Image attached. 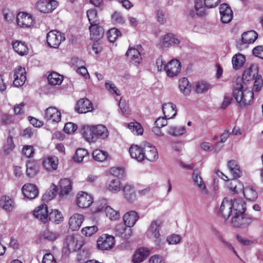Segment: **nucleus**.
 Instances as JSON below:
<instances>
[{"instance_id": "nucleus-1", "label": "nucleus", "mask_w": 263, "mask_h": 263, "mask_svg": "<svg viewBox=\"0 0 263 263\" xmlns=\"http://www.w3.org/2000/svg\"><path fill=\"white\" fill-rule=\"evenodd\" d=\"M233 95L236 101L241 106L249 105L252 102L254 93L249 89L243 90V85L241 82H237L234 86Z\"/></svg>"}, {"instance_id": "nucleus-2", "label": "nucleus", "mask_w": 263, "mask_h": 263, "mask_svg": "<svg viewBox=\"0 0 263 263\" xmlns=\"http://www.w3.org/2000/svg\"><path fill=\"white\" fill-rule=\"evenodd\" d=\"M220 0H195L194 8L190 9L188 13L191 17L202 16L205 14V8H211L216 7Z\"/></svg>"}, {"instance_id": "nucleus-3", "label": "nucleus", "mask_w": 263, "mask_h": 263, "mask_svg": "<svg viewBox=\"0 0 263 263\" xmlns=\"http://www.w3.org/2000/svg\"><path fill=\"white\" fill-rule=\"evenodd\" d=\"M253 221V218L245 213L233 214L231 218L232 225L238 228H246L249 226Z\"/></svg>"}, {"instance_id": "nucleus-4", "label": "nucleus", "mask_w": 263, "mask_h": 263, "mask_svg": "<svg viewBox=\"0 0 263 263\" xmlns=\"http://www.w3.org/2000/svg\"><path fill=\"white\" fill-rule=\"evenodd\" d=\"M65 39L64 34L56 30L49 31L46 36L48 46L52 48H57L62 41Z\"/></svg>"}, {"instance_id": "nucleus-5", "label": "nucleus", "mask_w": 263, "mask_h": 263, "mask_svg": "<svg viewBox=\"0 0 263 263\" xmlns=\"http://www.w3.org/2000/svg\"><path fill=\"white\" fill-rule=\"evenodd\" d=\"M115 243V238L107 234L102 235L97 241V246L101 250H109L113 247Z\"/></svg>"}, {"instance_id": "nucleus-6", "label": "nucleus", "mask_w": 263, "mask_h": 263, "mask_svg": "<svg viewBox=\"0 0 263 263\" xmlns=\"http://www.w3.org/2000/svg\"><path fill=\"white\" fill-rule=\"evenodd\" d=\"M232 199L228 197L224 198L219 209V214L227 220L232 214Z\"/></svg>"}, {"instance_id": "nucleus-7", "label": "nucleus", "mask_w": 263, "mask_h": 263, "mask_svg": "<svg viewBox=\"0 0 263 263\" xmlns=\"http://www.w3.org/2000/svg\"><path fill=\"white\" fill-rule=\"evenodd\" d=\"M58 6V2L54 0L40 1L36 4L37 9L41 12L48 13L51 12Z\"/></svg>"}, {"instance_id": "nucleus-8", "label": "nucleus", "mask_w": 263, "mask_h": 263, "mask_svg": "<svg viewBox=\"0 0 263 263\" xmlns=\"http://www.w3.org/2000/svg\"><path fill=\"white\" fill-rule=\"evenodd\" d=\"M162 224V222L160 220H154L152 221L148 228L147 232L151 234L155 239V242L157 246H160V240L159 239L160 234V229Z\"/></svg>"}, {"instance_id": "nucleus-9", "label": "nucleus", "mask_w": 263, "mask_h": 263, "mask_svg": "<svg viewBox=\"0 0 263 263\" xmlns=\"http://www.w3.org/2000/svg\"><path fill=\"white\" fill-rule=\"evenodd\" d=\"M13 77L14 86L18 87L23 85L26 80L25 68L21 66L16 67L14 70Z\"/></svg>"}, {"instance_id": "nucleus-10", "label": "nucleus", "mask_w": 263, "mask_h": 263, "mask_svg": "<svg viewBox=\"0 0 263 263\" xmlns=\"http://www.w3.org/2000/svg\"><path fill=\"white\" fill-rule=\"evenodd\" d=\"M158 158V153L155 146L148 143L144 144V160L154 162Z\"/></svg>"}, {"instance_id": "nucleus-11", "label": "nucleus", "mask_w": 263, "mask_h": 263, "mask_svg": "<svg viewBox=\"0 0 263 263\" xmlns=\"http://www.w3.org/2000/svg\"><path fill=\"white\" fill-rule=\"evenodd\" d=\"M93 202L92 197L90 195L80 192L77 195V203L80 208H88Z\"/></svg>"}, {"instance_id": "nucleus-12", "label": "nucleus", "mask_w": 263, "mask_h": 263, "mask_svg": "<svg viewBox=\"0 0 263 263\" xmlns=\"http://www.w3.org/2000/svg\"><path fill=\"white\" fill-rule=\"evenodd\" d=\"M220 20L223 23H230L233 17V13L231 7L227 4H222L219 7Z\"/></svg>"}, {"instance_id": "nucleus-13", "label": "nucleus", "mask_w": 263, "mask_h": 263, "mask_svg": "<svg viewBox=\"0 0 263 263\" xmlns=\"http://www.w3.org/2000/svg\"><path fill=\"white\" fill-rule=\"evenodd\" d=\"M167 75L169 77H174L177 76L181 70V63L179 60L173 59L167 63L165 66Z\"/></svg>"}, {"instance_id": "nucleus-14", "label": "nucleus", "mask_w": 263, "mask_h": 263, "mask_svg": "<svg viewBox=\"0 0 263 263\" xmlns=\"http://www.w3.org/2000/svg\"><path fill=\"white\" fill-rule=\"evenodd\" d=\"M200 172L198 169L194 170L192 174V179L195 185L201 191L202 194H207L208 189L206 185L200 176Z\"/></svg>"}, {"instance_id": "nucleus-15", "label": "nucleus", "mask_w": 263, "mask_h": 263, "mask_svg": "<svg viewBox=\"0 0 263 263\" xmlns=\"http://www.w3.org/2000/svg\"><path fill=\"white\" fill-rule=\"evenodd\" d=\"M16 21L18 25L21 27L27 28L32 24L33 19L30 14L20 12L17 15Z\"/></svg>"}, {"instance_id": "nucleus-16", "label": "nucleus", "mask_w": 263, "mask_h": 263, "mask_svg": "<svg viewBox=\"0 0 263 263\" xmlns=\"http://www.w3.org/2000/svg\"><path fill=\"white\" fill-rule=\"evenodd\" d=\"M22 190L24 196L29 199L35 198L39 194L36 186L33 184L29 183L24 185Z\"/></svg>"}, {"instance_id": "nucleus-17", "label": "nucleus", "mask_w": 263, "mask_h": 263, "mask_svg": "<svg viewBox=\"0 0 263 263\" xmlns=\"http://www.w3.org/2000/svg\"><path fill=\"white\" fill-rule=\"evenodd\" d=\"M92 109L91 102L87 99H81L77 103L75 109L80 113H86Z\"/></svg>"}, {"instance_id": "nucleus-18", "label": "nucleus", "mask_w": 263, "mask_h": 263, "mask_svg": "<svg viewBox=\"0 0 263 263\" xmlns=\"http://www.w3.org/2000/svg\"><path fill=\"white\" fill-rule=\"evenodd\" d=\"M129 153L130 157L139 162L144 160V146H139L137 145H132L129 149Z\"/></svg>"}, {"instance_id": "nucleus-19", "label": "nucleus", "mask_w": 263, "mask_h": 263, "mask_svg": "<svg viewBox=\"0 0 263 263\" xmlns=\"http://www.w3.org/2000/svg\"><path fill=\"white\" fill-rule=\"evenodd\" d=\"M45 117L47 120L58 123L61 121V112L55 107H49L45 110Z\"/></svg>"}, {"instance_id": "nucleus-20", "label": "nucleus", "mask_w": 263, "mask_h": 263, "mask_svg": "<svg viewBox=\"0 0 263 263\" xmlns=\"http://www.w3.org/2000/svg\"><path fill=\"white\" fill-rule=\"evenodd\" d=\"M139 218L138 213L135 211H130L126 213L123 217L124 223L127 227H133Z\"/></svg>"}, {"instance_id": "nucleus-21", "label": "nucleus", "mask_w": 263, "mask_h": 263, "mask_svg": "<svg viewBox=\"0 0 263 263\" xmlns=\"http://www.w3.org/2000/svg\"><path fill=\"white\" fill-rule=\"evenodd\" d=\"M48 213L47 205L42 204L35 209L33 214L36 218L40 219L42 222L46 223L48 221L49 215Z\"/></svg>"}, {"instance_id": "nucleus-22", "label": "nucleus", "mask_w": 263, "mask_h": 263, "mask_svg": "<svg viewBox=\"0 0 263 263\" xmlns=\"http://www.w3.org/2000/svg\"><path fill=\"white\" fill-rule=\"evenodd\" d=\"M84 219V217L83 215L78 213L74 214L69 220L70 228L72 231L78 230L82 224Z\"/></svg>"}, {"instance_id": "nucleus-23", "label": "nucleus", "mask_w": 263, "mask_h": 263, "mask_svg": "<svg viewBox=\"0 0 263 263\" xmlns=\"http://www.w3.org/2000/svg\"><path fill=\"white\" fill-rule=\"evenodd\" d=\"M59 164V159L56 156H48L45 158L43 161L44 168L49 172L56 170Z\"/></svg>"}, {"instance_id": "nucleus-24", "label": "nucleus", "mask_w": 263, "mask_h": 263, "mask_svg": "<svg viewBox=\"0 0 263 263\" xmlns=\"http://www.w3.org/2000/svg\"><path fill=\"white\" fill-rule=\"evenodd\" d=\"M258 76V67L255 64H252L250 67L246 69L242 74V81H249L253 80L255 77ZM241 80H240L241 82Z\"/></svg>"}, {"instance_id": "nucleus-25", "label": "nucleus", "mask_w": 263, "mask_h": 263, "mask_svg": "<svg viewBox=\"0 0 263 263\" xmlns=\"http://www.w3.org/2000/svg\"><path fill=\"white\" fill-rule=\"evenodd\" d=\"M232 204L233 205V214L245 213L246 211V203L240 198L232 199Z\"/></svg>"}, {"instance_id": "nucleus-26", "label": "nucleus", "mask_w": 263, "mask_h": 263, "mask_svg": "<svg viewBox=\"0 0 263 263\" xmlns=\"http://www.w3.org/2000/svg\"><path fill=\"white\" fill-rule=\"evenodd\" d=\"M162 111L165 118L172 119L177 114L176 106L172 103H164L162 106Z\"/></svg>"}, {"instance_id": "nucleus-27", "label": "nucleus", "mask_w": 263, "mask_h": 263, "mask_svg": "<svg viewBox=\"0 0 263 263\" xmlns=\"http://www.w3.org/2000/svg\"><path fill=\"white\" fill-rule=\"evenodd\" d=\"M149 252L147 249L141 248L135 252L133 261L134 263H140L145 259L149 255Z\"/></svg>"}, {"instance_id": "nucleus-28", "label": "nucleus", "mask_w": 263, "mask_h": 263, "mask_svg": "<svg viewBox=\"0 0 263 263\" xmlns=\"http://www.w3.org/2000/svg\"><path fill=\"white\" fill-rule=\"evenodd\" d=\"M257 37L258 34L256 31L250 30L242 34L241 41L243 44H250L253 43Z\"/></svg>"}, {"instance_id": "nucleus-29", "label": "nucleus", "mask_w": 263, "mask_h": 263, "mask_svg": "<svg viewBox=\"0 0 263 263\" xmlns=\"http://www.w3.org/2000/svg\"><path fill=\"white\" fill-rule=\"evenodd\" d=\"M91 39L98 40L102 38L104 35V29L99 25L89 26V27Z\"/></svg>"}, {"instance_id": "nucleus-30", "label": "nucleus", "mask_w": 263, "mask_h": 263, "mask_svg": "<svg viewBox=\"0 0 263 263\" xmlns=\"http://www.w3.org/2000/svg\"><path fill=\"white\" fill-rule=\"evenodd\" d=\"M126 55L129 58L131 62L135 64L140 63L142 60L140 52L134 48L128 49Z\"/></svg>"}, {"instance_id": "nucleus-31", "label": "nucleus", "mask_w": 263, "mask_h": 263, "mask_svg": "<svg viewBox=\"0 0 263 263\" xmlns=\"http://www.w3.org/2000/svg\"><path fill=\"white\" fill-rule=\"evenodd\" d=\"M0 206L5 210L11 211L14 206L13 200L8 196H3L0 199Z\"/></svg>"}, {"instance_id": "nucleus-32", "label": "nucleus", "mask_w": 263, "mask_h": 263, "mask_svg": "<svg viewBox=\"0 0 263 263\" xmlns=\"http://www.w3.org/2000/svg\"><path fill=\"white\" fill-rule=\"evenodd\" d=\"M180 41L172 33H167L164 35L162 43V46L164 47H168L172 45H177Z\"/></svg>"}, {"instance_id": "nucleus-33", "label": "nucleus", "mask_w": 263, "mask_h": 263, "mask_svg": "<svg viewBox=\"0 0 263 263\" xmlns=\"http://www.w3.org/2000/svg\"><path fill=\"white\" fill-rule=\"evenodd\" d=\"M83 137L89 142H94L96 140L93 126H84L82 129Z\"/></svg>"}, {"instance_id": "nucleus-34", "label": "nucleus", "mask_w": 263, "mask_h": 263, "mask_svg": "<svg viewBox=\"0 0 263 263\" xmlns=\"http://www.w3.org/2000/svg\"><path fill=\"white\" fill-rule=\"evenodd\" d=\"M92 126L96 139L97 138L105 139L108 137V132L105 126L99 124Z\"/></svg>"}, {"instance_id": "nucleus-35", "label": "nucleus", "mask_w": 263, "mask_h": 263, "mask_svg": "<svg viewBox=\"0 0 263 263\" xmlns=\"http://www.w3.org/2000/svg\"><path fill=\"white\" fill-rule=\"evenodd\" d=\"M244 197L249 200L254 201L258 197L256 191L251 186H247L243 188Z\"/></svg>"}, {"instance_id": "nucleus-36", "label": "nucleus", "mask_w": 263, "mask_h": 263, "mask_svg": "<svg viewBox=\"0 0 263 263\" xmlns=\"http://www.w3.org/2000/svg\"><path fill=\"white\" fill-rule=\"evenodd\" d=\"M14 51L21 55H26L28 53V48L23 43L16 41L12 43Z\"/></svg>"}, {"instance_id": "nucleus-37", "label": "nucleus", "mask_w": 263, "mask_h": 263, "mask_svg": "<svg viewBox=\"0 0 263 263\" xmlns=\"http://www.w3.org/2000/svg\"><path fill=\"white\" fill-rule=\"evenodd\" d=\"M179 87L180 91L184 95H189L191 91V85L187 79L183 78L179 80Z\"/></svg>"}, {"instance_id": "nucleus-38", "label": "nucleus", "mask_w": 263, "mask_h": 263, "mask_svg": "<svg viewBox=\"0 0 263 263\" xmlns=\"http://www.w3.org/2000/svg\"><path fill=\"white\" fill-rule=\"evenodd\" d=\"M246 61L245 57L240 53H238L233 56L232 60L233 67L235 69H238L241 67Z\"/></svg>"}, {"instance_id": "nucleus-39", "label": "nucleus", "mask_w": 263, "mask_h": 263, "mask_svg": "<svg viewBox=\"0 0 263 263\" xmlns=\"http://www.w3.org/2000/svg\"><path fill=\"white\" fill-rule=\"evenodd\" d=\"M124 197L128 201H132L135 198L134 187L129 184H126L123 188Z\"/></svg>"}, {"instance_id": "nucleus-40", "label": "nucleus", "mask_w": 263, "mask_h": 263, "mask_svg": "<svg viewBox=\"0 0 263 263\" xmlns=\"http://www.w3.org/2000/svg\"><path fill=\"white\" fill-rule=\"evenodd\" d=\"M87 16L90 24V26H93L100 24V21L96 9L88 10L87 11Z\"/></svg>"}, {"instance_id": "nucleus-41", "label": "nucleus", "mask_w": 263, "mask_h": 263, "mask_svg": "<svg viewBox=\"0 0 263 263\" xmlns=\"http://www.w3.org/2000/svg\"><path fill=\"white\" fill-rule=\"evenodd\" d=\"M47 79L51 85H60L63 81V76L57 72H53L48 76Z\"/></svg>"}, {"instance_id": "nucleus-42", "label": "nucleus", "mask_w": 263, "mask_h": 263, "mask_svg": "<svg viewBox=\"0 0 263 263\" xmlns=\"http://www.w3.org/2000/svg\"><path fill=\"white\" fill-rule=\"evenodd\" d=\"M58 192V187L54 184L51 186L50 189L47 191L42 197L43 201L48 202L54 198Z\"/></svg>"}, {"instance_id": "nucleus-43", "label": "nucleus", "mask_w": 263, "mask_h": 263, "mask_svg": "<svg viewBox=\"0 0 263 263\" xmlns=\"http://www.w3.org/2000/svg\"><path fill=\"white\" fill-rule=\"evenodd\" d=\"M63 217L61 212L58 210H52L48 215V220L59 223L63 221Z\"/></svg>"}, {"instance_id": "nucleus-44", "label": "nucleus", "mask_w": 263, "mask_h": 263, "mask_svg": "<svg viewBox=\"0 0 263 263\" xmlns=\"http://www.w3.org/2000/svg\"><path fill=\"white\" fill-rule=\"evenodd\" d=\"M121 182L118 178H115L111 180L107 186L108 191L112 193H118L121 190Z\"/></svg>"}, {"instance_id": "nucleus-45", "label": "nucleus", "mask_w": 263, "mask_h": 263, "mask_svg": "<svg viewBox=\"0 0 263 263\" xmlns=\"http://www.w3.org/2000/svg\"><path fill=\"white\" fill-rule=\"evenodd\" d=\"M77 242L73 236H69L66 238L64 244L65 247H66L69 251L71 252L77 249Z\"/></svg>"}, {"instance_id": "nucleus-46", "label": "nucleus", "mask_w": 263, "mask_h": 263, "mask_svg": "<svg viewBox=\"0 0 263 263\" xmlns=\"http://www.w3.org/2000/svg\"><path fill=\"white\" fill-rule=\"evenodd\" d=\"M106 215L110 220H116L120 217V213L111 208L110 206H106L105 208Z\"/></svg>"}, {"instance_id": "nucleus-47", "label": "nucleus", "mask_w": 263, "mask_h": 263, "mask_svg": "<svg viewBox=\"0 0 263 263\" xmlns=\"http://www.w3.org/2000/svg\"><path fill=\"white\" fill-rule=\"evenodd\" d=\"M59 235L49 230H45L40 236L41 240H47L50 241H54L58 237Z\"/></svg>"}, {"instance_id": "nucleus-48", "label": "nucleus", "mask_w": 263, "mask_h": 263, "mask_svg": "<svg viewBox=\"0 0 263 263\" xmlns=\"http://www.w3.org/2000/svg\"><path fill=\"white\" fill-rule=\"evenodd\" d=\"M38 166L32 162H29L26 164V174L29 177H33L38 172Z\"/></svg>"}, {"instance_id": "nucleus-49", "label": "nucleus", "mask_w": 263, "mask_h": 263, "mask_svg": "<svg viewBox=\"0 0 263 263\" xmlns=\"http://www.w3.org/2000/svg\"><path fill=\"white\" fill-rule=\"evenodd\" d=\"M128 127L135 135H140L143 134V129L138 122H130L128 124Z\"/></svg>"}, {"instance_id": "nucleus-50", "label": "nucleus", "mask_w": 263, "mask_h": 263, "mask_svg": "<svg viewBox=\"0 0 263 263\" xmlns=\"http://www.w3.org/2000/svg\"><path fill=\"white\" fill-rule=\"evenodd\" d=\"M92 156L96 161L103 162L106 159L107 154L105 152L97 149L93 151Z\"/></svg>"}, {"instance_id": "nucleus-51", "label": "nucleus", "mask_w": 263, "mask_h": 263, "mask_svg": "<svg viewBox=\"0 0 263 263\" xmlns=\"http://www.w3.org/2000/svg\"><path fill=\"white\" fill-rule=\"evenodd\" d=\"M185 133V128L184 127H170L167 133L173 136H179L182 135Z\"/></svg>"}, {"instance_id": "nucleus-52", "label": "nucleus", "mask_w": 263, "mask_h": 263, "mask_svg": "<svg viewBox=\"0 0 263 263\" xmlns=\"http://www.w3.org/2000/svg\"><path fill=\"white\" fill-rule=\"evenodd\" d=\"M121 35L120 31L117 28H113L108 30L107 36L110 42H114Z\"/></svg>"}, {"instance_id": "nucleus-53", "label": "nucleus", "mask_w": 263, "mask_h": 263, "mask_svg": "<svg viewBox=\"0 0 263 263\" xmlns=\"http://www.w3.org/2000/svg\"><path fill=\"white\" fill-rule=\"evenodd\" d=\"M210 88V85L205 82H198L196 83L195 91L197 93H203L207 91Z\"/></svg>"}, {"instance_id": "nucleus-54", "label": "nucleus", "mask_w": 263, "mask_h": 263, "mask_svg": "<svg viewBox=\"0 0 263 263\" xmlns=\"http://www.w3.org/2000/svg\"><path fill=\"white\" fill-rule=\"evenodd\" d=\"M88 153L86 150L83 148H78L73 157V160L75 162H80L83 160L85 156L87 155Z\"/></svg>"}, {"instance_id": "nucleus-55", "label": "nucleus", "mask_w": 263, "mask_h": 263, "mask_svg": "<svg viewBox=\"0 0 263 263\" xmlns=\"http://www.w3.org/2000/svg\"><path fill=\"white\" fill-rule=\"evenodd\" d=\"M214 232L215 235L217 236L218 238L221 241V242L223 243L224 247L227 249H229L230 250L233 251L235 254L237 255V252L235 251L234 248L231 245V243L226 241L224 239H223L221 235L218 231L215 230L214 231Z\"/></svg>"}, {"instance_id": "nucleus-56", "label": "nucleus", "mask_w": 263, "mask_h": 263, "mask_svg": "<svg viewBox=\"0 0 263 263\" xmlns=\"http://www.w3.org/2000/svg\"><path fill=\"white\" fill-rule=\"evenodd\" d=\"M98 231V228L96 226L86 227L82 229V233L86 236H90Z\"/></svg>"}, {"instance_id": "nucleus-57", "label": "nucleus", "mask_w": 263, "mask_h": 263, "mask_svg": "<svg viewBox=\"0 0 263 263\" xmlns=\"http://www.w3.org/2000/svg\"><path fill=\"white\" fill-rule=\"evenodd\" d=\"M12 137L9 136L7 139L6 144L4 146V151L6 154H9L14 147Z\"/></svg>"}, {"instance_id": "nucleus-58", "label": "nucleus", "mask_w": 263, "mask_h": 263, "mask_svg": "<svg viewBox=\"0 0 263 263\" xmlns=\"http://www.w3.org/2000/svg\"><path fill=\"white\" fill-rule=\"evenodd\" d=\"M112 22L116 24H123L124 23V19L121 13L116 11L112 15Z\"/></svg>"}, {"instance_id": "nucleus-59", "label": "nucleus", "mask_w": 263, "mask_h": 263, "mask_svg": "<svg viewBox=\"0 0 263 263\" xmlns=\"http://www.w3.org/2000/svg\"><path fill=\"white\" fill-rule=\"evenodd\" d=\"M109 172L110 174L118 178L124 176V170L121 167H112L110 169Z\"/></svg>"}, {"instance_id": "nucleus-60", "label": "nucleus", "mask_w": 263, "mask_h": 263, "mask_svg": "<svg viewBox=\"0 0 263 263\" xmlns=\"http://www.w3.org/2000/svg\"><path fill=\"white\" fill-rule=\"evenodd\" d=\"M22 153L27 158H31L34 154L33 147L31 145H25L23 147Z\"/></svg>"}, {"instance_id": "nucleus-61", "label": "nucleus", "mask_w": 263, "mask_h": 263, "mask_svg": "<svg viewBox=\"0 0 263 263\" xmlns=\"http://www.w3.org/2000/svg\"><path fill=\"white\" fill-rule=\"evenodd\" d=\"M119 106L123 114L128 115L130 114L129 106L125 100L121 99L119 103Z\"/></svg>"}, {"instance_id": "nucleus-62", "label": "nucleus", "mask_w": 263, "mask_h": 263, "mask_svg": "<svg viewBox=\"0 0 263 263\" xmlns=\"http://www.w3.org/2000/svg\"><path fill=\"white\" fill-rule=\"evenodd\" d=\"M77 129V125L72 122H68L65 124L64 131L70 134L74 133Z\"/></svg>"}, {"instance_id": "nucleus-63", "label": "nucleus", "mask_w": 263, "mask_h": 263, "mask_svg": "<svg viewBox=\"0 0 263 263\" xmlns=\"http://www.w3.org/2000/svg\"><path fill=\"white\" fill-rule=\"evenodd\" d=\"M106 88L108 89L112 93H114L117 96H119L120 93H118V89L115 85L111 82L108 81L105 84Z\"/></svg>"}, {"instance_id": "nucleus-64", "label": "nucleus", "mask_w": 263, "mask_h": 263, "mask_svg": "<svg viewBox=\"0 0 263 263\" xmlns=\"http://www.w3.org/2000/svg\"><path fill=\"white\" fill-rule=\"evenodd\" d=\"M166 240L169 245H175L180 242L181 237L177 234H173L168 236Z\"/></svg>"}]
</instances>
